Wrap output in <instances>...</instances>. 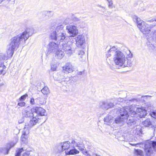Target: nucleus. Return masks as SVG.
Masks as SVG:
<instances>
[{
    "label": "nucleus",
    "instance_id": "f257e3e1",
    "mask_svg": "<svg viewBox=\"0 0 156 156\" xmlns=\"http://www.w3.org/2000/svg\"><path fill=\"white\" fill-rule=\"evenodd\" d=\"M32 118L28 122L26 123L25 127L22 132V135L21 137V140L23 142H25L27 137V135L29 133V130L31 128L36 124L37 123L40 122H44L46 120V118L42 121H41V118L37 117L36 116H33Z\"/></svg>",
    "mask_w": 156,
    "mask_h": 156
},
{
    "label": "nucleus",
    "instance_id": "f03ea898",
    "mask_svg": "<svg viewBox=\"0 0 156 156\" xmlns=\"http://www.w3.org/2000/svg\"><path fill=\"white\" fill-rule=\"evenodd\" d=\"M32 118L28 122L26 123L25 127L22 132V135L21 137V140L23 142H25L27 137V135L29 133V130L31 128L36 124L37 123L40 122H44L46 120V118L42 121H41V118L37 117L36 116H33Z\"/></svg>",
    "mask_w": 156,
    "mask_h": 156
},
{
    "label": "nucleus",
    "instance_id": "7ed1b4c3",
    "mask_svg": "<svg viewBox=\"0 0 156 156\" xmlns=\"http://www.w3.org/2000/svg\"><path fill=\"white\" fill-rule=\"evenodd\" d=\"M116 50V49L115 47L110 48L107 54V57H110L113 55L114 56V60L116 65L119 66H122L124 62L126 61L125 56L122 52Z\"/></svg>",
    "mask_w": 156,
    "mask_h": 156
},
{
    "label": "nucleus",
    "instance_id": "20e7f679",
    "mask_svg": "<svg viewBox=\"0 0 156 156\" xmlns=\"http://www.w3.org/2000/svg\"><path fill=\"white\" fill-rule=\"evenodd\" d=\"M136 99H133L131 100H127L126 98H118L117 99V101L116 102V104H121L122 105V108L119 109L118 113H119L120 115L122 117L123 116V118H126L127 115V112L126 111H125V108L128 105L131 104L132 102L134 101H136Z\"/></svg>",
    "mask_w": 156,
    "mask_h": 156
},
{
    "label": "nucleus",
    "instance_id": "39448f33",
    "mask_svg": "<svg viewBox=\"0 0 156 156\" xmlns=\"http://www.w3.org/2000/svg\"><path fill=\"white\" fill-rule=\"evenodd\" d=\"M26 41L22 36L19 34L12 37L10 40L9 46L12 48L16 49L19 47L20 44H24Z\"/></svg>",
    "mask_w": 156,
    "mask_h": 156
},
{
    "label": "nucleus",
    "instance_id": "423d86ee",
    "mask_svg": "<svg viewBox=\"0 0 156 156\" xmlns=\"http://www.w3.org/2000/svg\"><path fill=\"white\" fill-rule=\"evenodd\" d=\"M104 121L105 124L110 126H115L116 124L120 126L122 122V119L119 115L114 119L112 116L108 115L104 118Z\"/></svg>",
    "mask_w": 156,
    "mask_h": 156
},
{
    "label": "nucleus",
    "instance_id": "0eeeda50",
    "mask_svg": "<svg viewBox=\"0 0 156 156\" xmlns=\"http://www.w3.org/2000/svg\"><path fill=\"white\" fill-rule=\"evenodd\" d=\"M144 149L147 155H150L154 150H156V141L146 142L145 144Z\"/></svg>",
    "mask_w": 156,
    "mask_h": 156
},
{
    "label": "nucleus",
    "instance_id": "6e6552de",
    "mask_svg": "<svg viewBox=\"0 0 156 156\" xmlns=\"http://www.w3.org/2000/svg\"><path fill=\"white\" fill-rule=\"evenodd\" d=\"M155 26V25H149L143 21L138 27L140 31L144 34H148L151 31V29Z\"/></svg>",
    "mask_w": 156,
    "mask_h": 156
},
{
    "label": "nucleus",
    "instance_id": "1a4fd4ad",
    "mask_svg": "<svg viewBox=\"0 0 156 156\" xmlns=\"http://www.w3.org/2000/svg\"><path fill=\"white\" fill-rule=\"evenodd\" d=\"M18 140V137H16L15 142H10L7 144L6 147L0 148V156L2 154L5 155L8 154L9 150L16 144Z\"/></svg>",
    "mask_w": 156,
    "mask_h": 156
},
{
    "label": "nucleus",
    "instance_id": "9d476101",
    "mask_svg": "<svg viewBox=\"0 0 156 156\" xmlns=\"http://www.w3.org/2000/svg\"><path fill=\"white\" fill-rule=\"evenodd\" d=\"M67 32L70 34L71 37H74L78 34V30L76 25L72 24L69 25L66 27Z\"/></svg>",
    "mask_w": 156,
    "mask_h": 156
},
{
    "label": "nucleus",
    "instance_id": "9b49d317",
    "mask_svg": "<svg viewBox=\"0 0 156 156\" xmlns=\"http://www.w3.org/2000/svg\"><path fill=\"white\" fill-rule=\"evenodd\" d=\"M34 112V115L37 117L41 118L43 116H46L47 115L46 111L44 108L41 107H36L33 108Z\"/></svg>",
    "mask_w": 156,
    "mask_h": 156
},
{
    "label": "nucleus",
    "instance_id": "f8f14e48",
    "mask_svg": "<svg viewBox=\"0 0 156 156\" xmlns=\"http://www.w3.org/2000/svg\"><path fill=\"white\" fill-rule=\"evenodd\" d=\"M70 144V143L69 141L59 144L57 147V151L56 152L57 153H61L62 154L64 151L67 150L69 148Z\"/></svg>",
    "mask_w": 156,
    "mask_h": 156
},
{
    "label": "nucleus",
    "instance_id": "ddd939ff",
    "mask_svg": "<svg viewBox=\"0 0 156 156\" xmlns=\"http://www.w3.org/2000/svg\"><path fill=\"white\" fill-rule=\"evenodd\" d=\"M59 45H60V44ZM61 46L62 49L68 55H70L72 53V45L70 42H67L65 43H63L61 44Z\"/></svg>",
    "mask_w": 156,
    "mask_h": 156
},
{
    "label": "nucleus",
    "instance_id": "4468645a",
    "mask_svg": "<svg viewBox=\"0 0 156 156\" xmlns=\"http://www.w3.org/2000/svg\"><path fill=\"white\" fill-rule=\"evenodd\" d=\"M76 46L79 47H81L83 48H84L86 41L85 38L83 35H78L77 37L75 38Z\"/></svg>",
    "mask_w": 156,
    "mask_h": 156
},
{
    "label": "nucleus",
    "instance_id": "2eb2a0df",
    "mask_svg": "<svg viewBox=\"0 0 156 156\" xmlns=\"http://www.w3.org/2000/svg\"><path fill=\"white\" fill-rule=\"evenodd\" d=\"M51 37L52 39L58 42H62L66 38V34L65 32L60 33L59 34H51Z\"/></svg>",
    "mask_w": 156,
    "mask_h": 156
},
{
    "label": "nucleus",
    "instance_id": "dca6fc26",
    "mask_svg": "<svg viewBox=\"0 0 156 156\" xmlns=\"http://www.w3.org/2000/svg\"><path fill=\"white\" fill-rule=\"evenodd\" d=\"M33 33V29L32 27H29L27 28L24 31L20 34L26 41Z\"/></svg>",
    "mask_w": 156,
    "mask_h": 156
},
{
    "label": "nucleus",
    "instance_id": "f3484780",
    "mask_svg": "<svg viewBox=\"0 0 156 156\" xmlns=\"http://www.w3.org/2000/svg\"><path fill=\"white\" fill-rule=\"evenodd\" d=\"M59 48L58 44L54 42L49 43L48 46V51L49 53H55Z\"/></svg>",
    "mask_w": 156,
    "mask_h": 156
},
{
    "label": "nucleus",
    "instance_id": "a211bd4d",
    "mask_svg": "<svg viewBox=\"0 0 156 156\" xmlns=\"http://www.w3.org/2000/svg\"><path fill=\"white\" fill-rule=\"evenodd\" d=\"M127 115L126 118H123V116L122 117V116H120L121 119H122V122L120 124V126L122 125L123 121V120L124 119H127L126 122L129 127L133 126L136 123V119L133 117H129V114H127Z\"/></svg>",
    "mask_w": 156,
    "mask_h": 156
},
{
    "label": "nucleus",
    "instance_id": "6ab92c4d",
    "mask_svg": "<svg viewBox=\"0 0 156 156\" xmlns=\"http://www.w3.org/2000/svg\"><path fill=\"white\" fill-rule=\"evenodd\" d=\"M114 106L113 103L108 102L107 101L101 102L99 103V106L103 109L107 110L109 108L113 107Z\"/></svg>",
    "mask_w": 156,
    "mask_h": 156
},
{
    "label": "nucleus",
    "instance_id": "aec40b11",
    "mask_svg": "<svg viewBox=\"0 0 156 156\" xmlns=\"http://www.w3.org/2000/svg\"><path fill=\"white\" fill-rule=\"evenodd\" d=\"M34 112L33 111V108L30 110L28 109H23L22 111V113L23 116L25 117H32L34 115Z\"/></svg>",
    "mask_w": 156,
    "mask_h": 156
},
{
    "label": "nucleus",
    "instance_id": "412c9836",
    "mask_svg": "<svg viewBox=\"0 0 156 156\" xmlns=\"http://www.w3.org/2000/svg\"><path fill=\"white\" fill-rule=\"evenodd\" d=\"M156 123L154 122H151L149 119H147L142 122V124L145 127H148L150 128H152L153 130L154 126L156 125Z\"/></svg>",
    "mask_w": 156,
    "mask_h": 156
},
{
    "label": "nucleus",
    "instance_id": "4be33fe9",
    "mask_svg": "<svg viewBox=\"0 0 156 156\" xmlns=\"http://www.w3.org/2000/svg\"><path fill=\"white\" fill-rule=\"evenodd\" d=\"M132 105H130V106L128 105L126 108H125V111L127 112V114L129 113L130 115H131V117H135L137 116V114L136 112L135 111L134 109H133L132 108Z\"/></svg>",
    "mask_w": 156,
    "mask_h": 156
},
{
    "label": "nucleus",
    "instance_id": "5701e85b",
    "mask_svg": "<svg viewBox=\"0 0 156 156\" xmlns=\"http://www.w3.org/2000/svg\"><path fill=\"white\" fill-rule=\"evenodd\" d=\"M63 71H66L68 73L72 72L73 68L72 65L70 63H67L63 67Z\"/></svg>",
    "mask_w": 156,
    "mask_h": 156
},
{
    "label": "nucleus",
    "instance_id": "b1692460",
    "mask_svg": "<svg viewBox=\"0 0 156 156\" xmlns=\"http://www.w3.org/2000/svg\"><path fill=\"white\" fill-rule=\"evenodd\" d=\"M63 25H60L56 27L55 30L51 33V34H59L60 33H64L65 32L63 30Z\"/></svg>",
    "mask_w": 156,
    "mask_h": 156
},
{
    "label": "nucleus",
    "instance_id": "393cba45",
    "mask_svg": "<svg viewBox=\"0 0 156 156\" xmlns=\"http://www.w3.org/2000/svg\"><path fill=\"white\" fill-rule=\"evenodd\" d=\"M55 57L58 59H61L64 56V52L60 49L59 48L55 52Z\"/></svg>",
    "mask_w": 156,
    "mask_h": 156
},
{
    "label": "nucleus",
    "instance_id": "a878e982",
    "mask_svg": "<svg viewBox=\"0 0 156 156\" xmlns=\"http://www.w3.org/2000/svg\"><path fill=\"white\" fill-rule=\"evenodd\" d=\"M15 49V48H12V47L9 46L7 51V55H6V56H7L8 58L12 56Z\"/></svg>",
    "mask_w": 156,
    "mask_h": 156
},
{
    "label": "nucleus",
    "instance_id": "bb28decb",
    "mask_svg": "<svg viewBox=\"0 0 156 156\" xmlns=\"http://www.w3.org/2000/svg\"><path fill=\"white\" fill-rule=\"evenodd\" d=\"M145 109L148 112H151L154 108L153 105L151 102H148L145 104Z\"/></svg>",
    "mask_w": 156,
    "mask_h": 156
},
{
    "label": "nucleus",
    "instance_id": "cd10ccee",
    "mask_svg": "<svg viewBox=\"0 0 156 156\" xmlns=\"http://www.w3.org/2000/svg\"><path fill=\"white\" fill-rule=\"evenodd\" d=\"M79 152V151L75 148H74L70 150L69 151H65V153L66 155H74L78 153Z\"/></svg>",
    "mask_w": 156,
    "mask_h": 156
},
{
    "label": "nucleus",
    "instance_id": "c85d7f7f",
    "mask_svg": "<svg viewBox=\"0 0 156 156\" xmlns=\"http://www.w3.org/2000/svg\"><path fill=\"white\" fill-rule=\"evenodd\" d=\"M36 102L37 105H42L45 104V101L43 98L39 97L36 98Z\"/></svg>",
    "mask_w": 156,
    "mask_h": 156
},
{
    "label": "nucleus",
    "instance_id": "c756f323",
    "mask_svg": "<svg viewBox=\"0 0 156 156\" xmlns=\"http://www.w3.org/2000/svg\"><path fill=\"white\" fill-rule=\"evenodd\" d=\"M133 21L135 22H136L138 27L139 25L142 23L143 21L141 20L140 18H139L136 16H134L133 17Z\"/></svg>",
    "mask_w": 156,
    "mask_h": 156
},
{
    "label": "nucleus",
    "instance_id": "7c9ffc66",
    "mask_svg": "<svg viewBox=\"0 0 156 156\" xmlns=\"http://www.w3.org/2000/svg\"><path fill=\"white\" fill-rule=\"evenodd\" d=\"M80 17H79L77 16L76 15H72V16L71 17V19L73 22L75 23V25L76 26V24H77V23L80 21Z\"/></svg>",
    "mask_w": 156,
    "mask_h": 156
},
{
    "label": "nucleus",
    "instance_id": "2f4dec72",
    "mask_svg": "<svg viewBox=\"0 0 156 156\" xmlns=\"http://www.w3.org/2000/svg\"><path fill=\"white\" fill-rule=\"evenodd\" d=\"M64 72L63 71H61L59 72L58 73L57 75L58 76V77L57 79V80H60V79H62V80L61 81V82H62V81L64 82L65 81V80H63V79H64L65 76H64V75L65 74Z\"/></svg>",
    "mask_w": 156,
    "mask_h": 156
},
{
    "label": "nucleus",
    "instance_id": "473e14b6",
    "mask_svg": "<svg viewBox=\"0 0 156 156\" xmlns=\"http://www.w3.org/2000/svg\"><path fill=\"white\" fill-rule=\"evenodd\" d=\"M76 27L77 26L78 28H84L86 27L87 25L84 22L80 21L77 23V24H76Z\"/></svg>",
    "mask_w": 156,
    "mask_h": 156
},
{
    "label": "nucleus",
    "instance_id": "72a5a7b5",
    "mask_svg": "<svg viewBox=\"0 0 156 156\" xmlns=\"http://www.w3.org/2000/svg\"><path fill=\"white\" fill-rule=\"evenodd\" d=\"M84 52L83 50H80L78 52V55L80 60L82 61L84 60L85 55H84Z\"/></svg>",
    "mask_w": 156,
    "mask_h": 156
},
{
    "label": "nucleus",
    "instance_id": "f704fd0d",
    "mask_svg": "<svg viewBox=\"0 0 156 156\" xmlns=\"http://www.w3.org/2000/svg\"><path fill=\"white\" fill-rule=\"evenodd\" d=\"M41 91L44 95H47L49 93V90L47 87H44L41 90Z\"/></svg>",
    "mask_w": 156,
    "mask_h": 156
},
{
    "label": "nucleus",
    "instance_id": "c9c22d12",
    "mask_svg": "<svg viewBox=\"0 0 156 156\" xmlns=\"http://www.w3.org/2000/svg\"><path fill=\"white\" fill-rule=\"evenodd\" d=\"M131 61L130 60L127 59L126 62V61L124 62V64L123 65V67H128L130 66H131Z\"/></svg>",
    "mask_w": 156,
    "mask_h": 156
},
{
    "label": "nucleus",
    "instance_id": "e433bc0d",
    "mask_svg": "<svg viewBox=\"0 0 156 156\" xmlns=\"http://www.w3.org/2000/svg\"><path fill=\"white\" fill-rule=\"evenodd\" d=\"M146 110V109H144L141 112H140V113L138 114V115L140 118H144L147 115Z\"/></svg>",
    "mask_w": 156,
    "mask_h": 156
},
{
    "label": "nucleus",
    "instance_id": "4c0bfd02",
    "mask_svg": "<svg viewBox=\"0 0 156 156\" xmlns=\"http://www.w3.org/2000/svg\"><path fill=\"white\" fill-rule=\"evenodd\" d=\"M135 133L137 135L141 136L142 134V129L141 128H136L135 130Z\"/></svg>",
    "mask_w": 156,
    "mask_h": 156
},
{
    "label": "nucleus",
    "instance_id": "58836bf2",
    "mask_svg": "<svg viewBox=\"0 0 156 156\" xmlns=\"http://www.w3.org/2000/svg\"><path fill=\"white\" fill-rule=\"evenodd\" d=\"M7 56L3 53H0V61H3L8 59Z\"/></svg>",
    "mask_w": 156,
    "mask_h": 156
},
{
    "label": "nucleus",
    "instance_id": "ea45409f",
    "mask_svg": "<svg viewBox=\"0 0 156 156\" xmlns=\"http://www.w3.org/2000/svg\"><path fill=\"white\" fill-rule=\"evenodd\" d=\"M24 151L23 148L18 149L16 151V154L15 156H20L21 153Z\"/></svg>",
    "mask_w": 156,
    "mask_h": 156
},
{
    "label": "nucleus",
    "instance_id": "a19ab883",
    "mask_svg": "<svg viewBox=\"0 0 156 156\" xmlns=\"http://www.w3.org/2000/svg\"><path fill=\"white\" fill-rule=\"evenodd\" d=\"M30 104L32 105H37L36 98L34 99L33 97H31L30 98Z\"/></svg>",
    "mask_w": 156,
    "mask_h": 156
},
{
    "label": "nucleus",
    "instance_id": "79ce46f5",
    "mask_svg": "<svg viewBox=\"0 0 156 156\" xmlns=\"http://www.w3.org/2000/svg\"><path fill=\"white\" fill-rule=\"evenodd\" d=\"M150 115L153 118L156 119V110L150 112Z\"/></svg>",
    "mask_w": 156,
    "mask_h": 156
},
{
    "label": "nucleus",
    "instance_id": "37998d69",
    "mask_svg": "<svg viewBox=\"0 0 156 156\" xmlns=\"http://www.w3.org/2000/svg\"><path fill=\"white\" fill-rule=\"evenodd\" d=\"M135 153L136 154L141 155L142 154V151L140 150L135 149Z\"/></svg>",
    "mask_w": 156,
    "mask_h": 156
},
{
    "label": "nucleus",
    "instance_id": "c03bdc74",
    "mask_svg": "<svg viewBox=\"0 0 156 156\" xmlns=\"http://www.w3.org/2000/svg\"><path fill=\"white\" fill-rule=\"evenodd\" d=\"M126 53L129 58H131L133 57V54L129 50H127L126 51Z\"/></svg>",
    "mask_w": 156,
    "mask_h": 156
},
{
    "label": "nucleus",
    "instance_id": "a18cd8bd",
    "mask_svg": "<svg viewBox=\"0 0 156 156\" xmlns=\"http://www.w3.org/2000/svg\"><path fill=\"white\" fill-rule=\"evenodd\" d=\"M27 96L28 94H25L19 98V100L20 101H24Z\"/></svg>",
    "mask_w": 156,
    "mask_h": 156
},
{
    "label": "nucleus",
    "instance_id": "49530a36",
    "mask_svg": "<svg viewBox=\"0 0 156 156\" xmlns=\"http://www.w3.org/2000/svg\"><path fill=\"white\" fill-rule=\"evenodd\" d=\"M144 109H145V108L143 107L137 108L136 109V111L138 113L137 114L140 113V112H141Z\"/></svg>",
    "mask_w": 156,
    "mask_h": 156
},
{
    "label": "nucleus",
    "instance_id": "de8ad7c7",
    "mask_svg": "<svg viewBox=\"0 0 156 156\" xmlns=\"http://www.w3.org/2000/svg\"><path fill=\"white\" fill-rule=\"evenodd\" d=\"M108 2V7L110 8H112L113 7V3L112 0H106Z\"/></svg>",
    "mask_w": 156,
    "mask_h": 156
},
{
    "label": "nucleus",
    "instance_id": "09e8293b",
    "mask_svg": "<svg viewBox=\"0 0 156 156\" xmlns=\"http://www.w3.org/2000/svg\"><path fill=\"white\" fill-rule=\"evenodd\" d=\"M151 37L153 40H156V30H154L152 33Z\"/></svg>",
    "mask_w": 156,
    "mask_h": 156
},
{
    "label": "nucleus",
    "instance_id": "8fccbe9b",
    "mask_svg": "<svg viewBox=\"0 0 156 156\" xmlns=\"http://www.w3.org/2000/svg\"><path fill=\"white\" fill-rule=\"evenodd\" d=\"M71 143L72 144H73L74 147H75L78 146V145H79V144L78 143H77L74 140H72Z\"/></svg>",
    "mask_w": 156,
    "mask_h": 156
},
{
    "label": "nucleus",
    "instance_id": "3c124183",
    "mask_svg": "<svg viewBox=\"0 0 156 156\" xmlns=\"http://www.w3.org/2000/svg\"><path fill=\"white\" fill-rule=\"evenodd\" d=\"M30 155V151H26L23 154V156H29Z\"/></svg>",
    "mask_w": 156,
    "mask_h": 156
},
{
    "label": "nucleus",
    "instance_id": "603ef678",
    "mask_svg": "<svg viewBox=\"0 0 156 156\" xmlns=\"http://www.w3.org/2000/svg\"><path fill=\"white\" fill-rule=\"evenodd\" d=\"M51 11H44L43 12V13L46 16H49L50 15Z\"/></svg>",
    "mask_w": 156,
    "mask_h": 156
},
{
    "label": "nucleus",
    "instance_id": "864d4df0",
    "mask_svg": "<svg viewBox=\"0 0 156 156\" xmlns=\"http://www.w3.org/2000/svg\"><path fill=\"white\" fill-rule=\"evenodd\" d=\"M51 69L53 71L56 70L57 69V65L56 64L51 65Z\"/></svg>",
    "mask_w": 156,
    "mask_h": 156
},
{
    "label": "nucleus",
    "instance_id": "5fc2aeb1",
    "mask_svg": "<svg viewBox=\"0 0 156 156\" xmlns=\"http://www.w3.org/2000/svg\"><path fill=\"white\" fill-rule=\"evenodd\" d=\"M25 103L24 102H19L18 104V105L21 107L25 105Z\"/></svg>",
    "mask_w": 156,
    "mask_h": 156
},
{
    "label": "nucleus",
    "instance_id": "6e6d98bb",
    "mask_svg": "<svg viewBox=\"0 0 156 156\" xmlns=\"http://www.w3.org/2000/svg\"><path fill=\"white\" fill-rule=\"evenodd\" d=\"M80 144H79L78 146H77L76 147H78V149L79 150H80L81 151H83L84 150V149L83 148H82L81 146H80Z\"/></svg>",
    "mask_w": 156,
    "mask_h": 156
},
{
    "label": "nucleus",
    "instance_id": "4d7b16f0",
    "mask_svg": "<svg viewBox=\"0 0 156 156\" xmlns=\"http://www.w3.org/2000/svg\"><path fill=\"white\" fill-rule=\"evenodd\" d=\"M69 20V18L66 19L64 22L65 23V24H67L69 23V22L68 21Z\"/></svg>",
    "mask_w": 156,
    "mask_h": 156
},
{
    "label": "nucleus",
    "instance_id": "13d9d810",
    "mask_svg": "<svg viewBox=\"0 0 156 156\" xmlns=\"http://www.w3.org/2000/svg\"><path fill=\"white\" fill-rule=\"evenodd\" d=\"M5 72H4L3 69L1 70L0 72V74H2L3 75H4L5 74Z\"/></svg>",
    "mask_w": 156,
    "mask_h": 156
},
{
    "label": "nucleus",
    "instance_id": "bf43d9fd",
    "mask_svg": "<svg viewBox=\"0 0 156 156\" xmlns=\"http://www.w3.org/2000/svg\"><path fill=\"white\" fill-rule=\"evenodd\" d=\"M151 96H148V95H147V96H142V98H144L145 99H147L148 97L151 98Z\"/></svg>",
    "mask_w": 156,
    "mask_h": 156
},
{
    "label": "nucleus",
    "instance_id": "052dcab7",
    "mask_svg": "<svg viewBox=\"0 0 156 156\" xmlns=\"http://www.w3.org/2000/svg\"><path fill=\"white\" fill-rule=\"evenodd\" d=\"M156 21V17H155V19H154V20H147V22H153V21Z\"/></svg>",
    "mask_w": 156,
    "mask_h": 156
},
{
    "label": "nucleus",
    "instance_id": "680f3d73",
    "mask_svg": "<svg viewBox=\"0 0 156 156\" xmlns=\"http://www.w3.org/2000/svg\"><path fill=\"white\" fill-rule=\"evenodd\" d=\"M98 6L102 8L103 9L105 10V7L102 6L101 5H98Z\"/></svg>",
    "mask_w": 156,
    "mask_h": 156
},
{
    "label": "nucleus",
    "instance_id": "e2e57ef3",
    "mask_svg": "<svg viewBox=\"0 0 156 156\" xmlns=\"http://www.w3.org/2000/svg\"><path fill=\"white\" fill-rule=\"evenodd\" d=\"M83 72V71H80L78 72V73L79 75H81Z\"/></svg>",
    "mask_w": 156,
    "mask_h": 156
},
{
    "label": "nucleus",
    "instance_id": "0e129e2a",
    "mask_svg": "<svg viewBox=\"0 0 156 156\" xmlns=\"http://www.w3.org/2000/svg\"><path fill=\"white\" fill-rule=\"evenodd\" d=\"M4 64L3 62H2L1 64H0V67H2L3 66V65Z\"/></svg>",
    "mask_w": 156,
    "mask_h": 156
},
{
    "label": "nucleus",
    "instance_id": "69168bd1",
    "mask_svg": "<svg viewBox=\"0 0 156 156\" xmlns=\"http://www.w3.org/2000/svg\"><path fill=\"white\" fill-rule=\"evenodd\" d=\"M3 69H5L6 68L4 64L2 66V67Z\"/></svg>",
    "mask_w": 156,
    "mask_h": 156
},
{
    "label": "nucleus",
    "instance_id": "338daca9",
    "mask_svg": "<svg viewBox=\"0 0 156 156\" xmlns=\"http://www.w3.org/2000/svg\"><path fill=\"white\" fill-rule=\"evenodd\" d=\"M18 122L19 123H21L23 122L22 121H20V120H19Z\"/></svg>",
    "mask_w": 156,
    "mask_h": 156
},
{
    "label": "nucleus",
    "instance_id": "774afa93",
    "mask_svg": "<svg viewBox=\"0 0 156 156\" xmlns=\"http://www.w3.org/2000/svg\"><path fill=\"white\" fill-rule=\"evenodd\" d=\"M88 156H90V154H88Z\"/></svg>",
    "mask_w": 156,
    "mask_h": 156
}]
</instances>
